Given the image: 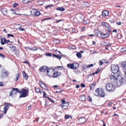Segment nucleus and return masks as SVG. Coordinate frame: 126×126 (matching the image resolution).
<instances>
[{"label": "nucleus", "instance_id": "47", "mask_svg": "<svg viewBox=\"0 0 126 126\" xmlns=\"http://www.w3.org/2000/svg\"><path fill=\"white\" fill-rule=\"evenodd\" d=\"M18 25L19 27V29L20 31H23L24 30V29L23 28H22L21 27H20L21 26V25H20L18 24Z\"/></svg>", "mask_w": 126, "mask_h": 126}, {"label": "nucleus", "instance_id": "10", "mask_svg": "<svg viewBox=\"0 0 126 126\" xmlns=\"http://www.w3.org/2000/svg\"><path fill=\"white\" fill-rule=\"evenodd\" d=\"M13 89L12 91H11L9 93V95L10 96H12L13 94L15 95L16 94L17 92L19 93V90L17 88H12Z\"/></svg>", "mask_w": 126, "mask_h": 126}, {"label": "nucleus", "instance_id": "53", "mask_svg": "<svg viewBox=\"0 0 126 126\" xmlns=\"http://www.w3.org/2000/svg\"><path fill=\"white\" fill-rule=\"evenodd\" d=\"M53 6V5L52 4H50L49 5L46 6H45V7L46 8H47L48 7H52Z\"/></svg>", "mask_w": 126, "mask_h": 126}, {"label": "nucleus", "instance_id": "43", "mask_svg": "<svg viewBox=\"0 0 126 126\" xmlns=\"http://www.w3.org/2000/svg\"><path fill=\"white\" fill-rule=\"evenodd\" d=\"M104 45L106 46H110V44L108 42L105 43H104Z\"/></svg>", "mask_w": 126, "mask_h": 126}, {"label": "nucleus", "instance_id": "58", "mask_svg": "<svg viewBox=\"0 0 126 126\" xmlns=\"http://www.w3.org/2000/svg\"><path fill=\"white\" fill-rule=\"evenodd\" d=\"M33 51H35L37 50V48L35 47H32Z\"/></svg>", "mask_w": 126, "mask_h": 126}, {"label": "nucleus", "instance_id": "2", "mask_svg": "<svg viewBox=\"0 0 126 126\" xmlns=\"http://www.w3.org/2000/svg\"><path fill=\"white\" fill-rule=\"evenodd\" d=\"M115 89L114 85L111 83H108L105 86V89L106 91L112 92Z\"/></svg>", "mask_w": 126, "mask_h": 126}, {"label": "nucleus", "instance_id": "17", "mask_svg": "<svg viewBox=\"0 0 126 126\" xmlns=\"http://www.w3.org/2000/svg\"><path fill=\"white\" fill-rule=\"evenodd\" d=\"M86 120L85 118L84 117H82L79 119V122L81 123H84L86 121Z\"/></svg>", "mask_w": 126, "mask_h": 126}, {"label": "nucleus", "instance_id": "62", "mask_svg": "<svg viewBox=\"0 0 126 126\" xmlns=\"http://www.w3.org/2000/svg\"><path fill=\"white\" fill-rule=\"evenodd\" d=\"M58 52L60 53V54H59V55H60V56H62V53H61L60 51H58Z\"/></svg>", "mask_w": 126, "mask_h": 126}, {"label": "nucleus", "instance_id": "11", "mask_svg": "<svg viewBox=\"0 0 126 126\" xmlns=\"http://www.w3.org/2000/svg\"><path fill=\"white\" fill-rule=\"evenodd\" d=\"M48 69V68L47 66H43L40 67L39 70L41 72H44L45 71H47Z\"/></svg>", "mask_w": 126, "mask_h": 126}, {"label": "nucleus", "instance_id": "61", "mask_svg": "<svg viewBox=\"0 0 126 126\" xmlns=\"http://www.w3.org/2000/svg\"><path fill=\"white\" fill-rule=\"evenodd\" d=\"M87 20H86V21H84L83 22L84 24H87Z\"/></svg>", "mask_w": 126, "mask_h": 126}, {"label": "nucleus", "instance_id": "52", "mask_svg": "<svg viewBox=\"0 0 126 126\" xmlns=\"http://www.w3.org/2000/svg\"><path fill=\"white\" fill-rule=\"evenodd\" d=\"M7 35L8 36V37H9L10 36L12 37H14V35L12 34H7Z\"/></svg>", "mask_w": 126, "mask_h": 126}, {"label": "nucleus", "instance_id": "25", "mask_svg": "<svg viewBox=\"0 0 126 126\" xmlns=\"http://www.w3.org/2000/svg\"><path fill=\"white\" fill-rule=\"evenodd\" d=\"M39 83L40 85L42 88L45 89L47 87L46 85L45 84L41 82H39Z\"/></svg>", "mask_w": 126, "mask_h": 126}, {"label": "nucleus", "instance_id": "18", "mask_svg": "<svg viewBox=\"0 0 126 126\" xmlns=\"http://www.w3.org/2000/svg\"><path fill=\"white\" fill-rule=\"evenodd\" d=\"M122 65L123 67V71H126V62H122Z\"/></svg>", "mask_w": 126, "mask_h": 126}, {"label": "nucleus", "instance_id": "36", "mask_svg": "<svg viewBox=\"0 0 126 126\" xmlns=\"http://www.w3.org/2000/svg\"><path fill=\"white\" fill-rule=\"evenodd\" d=\"M81 100L82 101H85L86 100V97L84 95L82 96L81 97Z\"/></svg>", "mask_w": 126, "mask_h": 126}, {"label": "nucleus", "instance_id": "40", "mask_svg": "<svg viewBox=\"0 0 126 126\" xmlns=\"http://www.w3.org/2000/svg\"><path fill=\"white\" fill-rule=\"evenodd\" d=\"M29 2V0H23L22 1V3H28Z\"/></svg>", "mask_w": 126, "mask_h": 126}, {"label": "nucleus", "instance_id": "57", "mask_svg": "<svg viewBox=\"0 0 126 126\" xmlns=\"http://www.w3.org/2000/svg\"><path fill=\"white\" fill-rule=\"evenodd\" d=\"M0 57L2 58H4L5 56L3 55L0 53Z\"/></svg>", "mask_w": 126, "mask_h": 126}, {"label": "nucleus", "instance_id": "48", "mask_svg": "<svg viewBox=\"0 0 126 126\" xmlns=\"http://www.w3.org/2000/svg\"><path fill=\"white\" fill-rule=\"evenodd\" d=\"M46 98H48V100L50 101V102H53L54 103V101L53 100H52L50 98L48 97H46Z\"/></svg>", "mask_w": 126, "mask_h": 126}, {"label": "nucleus", "instance_id": "35", "mask_svg": "<svg viewBox=\"0 0 126 126\" xmlns=\"http://www.w3.org/2000/svg\"><path fill=\"white\" fill-rule=\"evenodd\" d=\"M100 69L99 68H98L97 70L95 72L93 73L92 74L94 75V74H97L100 71Z\"/></svg>", "mask_w": 126, "mask_h": 126}, {"label": "nucleus", "instance_id": "38", "mask_svg": "<svg viewBox=\"0 0 126 126\" xmlns=\"http://www.w3.org/2000/svg\"><path fill=\"white\" fill-rule=\"evenodd\" d=\"M102 24L103 25H104L107 28H109L110 27V26L109 24H106V23L105 22H103L102 23Z\"/></svg>", "mask_w": 126, "mask_h": 126}, {"label": "nucleus", "instance_id": "4", "mask_svg": "<svg viewBox=\"0 0 126 126\" xmlns=\"http://www.w3.org/2000/svg\"><path fill=\"white\" fill-rule=\"evenodd\" d=\"M28 90L25 89H20L19 90V93H20V98L24 97H26L28 93Z\"/></svg>", "mask_w": 126, "mask_h": 126}, {"label": "nucleus", "instance_id": "13", "mask_svg": "<svg viewBox=\"0 0 126 126\" xmlns=\"http://www.w3.org/2000/svg\"><path fill=\"white\" fill-rule=\"evenodd\" d=\"M54 70L51 69H48L47 71V75L49 76H52Z\"/></svg>", "mask_w": 126, "mask_h": 126}, {"label": "nucleus", "instance_id": "56", "mask_svg": "<svg viewBox=\"0 0 126 126\" xmlns=\"http://www.w3.org/2000/svg\"><path fill=\"white\" fill-rule=\"evenodd\" d=\"M8 46L9 47L11 48L13 45H12V44H8Z\"/></svg>", "mask_w": 126, "mask_h": 126}, {"label": "nucleus", "instance_id": "9", "mask_svg": "<svg viewBox=\"0 0 126 126\" xmlns=\"http://www.w3.org/2000/svg\"><path fill=\"white\" fill-rule=\"evenodd\" d=\"M76 18L79 22H81L83 20L84 18V16L81 14H78L76 16Z\"/></svg>", "mask_w": 126, "mask_h": 126}, {"label": "nucleus", "instance_id": "22", "mask_svg": "<svg viewBox=\"0 0 126 126\" xmlns=\"http://www.w3.org/2000/svg\"><path fill=\"white\" fill-rule=\"evenodd\" d=\"M6 39L4 38H2L1 39L0 43L2 45H3L6 43Z\"/></svg>", "mask_w": 126, "mask_h": 126}, {"label": "nucleus", "instance_id": "14", "mask_svg": "<svg viewBox=\"0 0 126 126\" xmlns=\"http://www.w3.org/2000/svg\"><path fill=\"white\" fill-rule=\"evenodd\" d=\"M69 104L68 102H66V103L60 104V106L64 109H66L69 106Z\"/></svg>", "mask_w": 126, "mask_h": 126}, {"label": "nucleus", "instance_id": "45", "mask_svg": "<svg viewBox=\"0 0 126 126\" xmlns=\"http://www.w3.org/2000/svg\"><path fill=\"white\" fill-rule=\"evenodd\" d=\"M11 49L13 51H14L15 49H16V47H15L14 46H12V47L11 48Z\"/></svg>", "mask_w": 126, "mask_h": 126}, {"label": "nucleus", "instance_id": "44", "mask_svg": "<svg viewBox=\"0 0 126 126\" xmlns=\"http://www.w3.org/2000/svg\"><path fill=\"white\" fill-rule=\"evenodd\" d=\"M94 32L95 33V35L97 36H98L99 34V31L98 30H95Z\"/></svg>", "mask_w": 126, "mask_h": 126}, {"label": "nucleus", "instance_id": "1", "mask_svg": "<svg viewBox=\"0 0 126 126\" xmlns=\"http://www.w3.org/2000/svg\"><path fill=\"white\" fill-rule=\"evenodd\" d=\"M120 77V75L117 73L113 74V75H111L110 76V81L113 83L115 82Z\"/></svg>", "mask_w": 126, "mask_h": 126}, {"label": "nucleus", "instance_id": "12", "mask_svg": "<svg viewBox=\"0 0 126 126\" xmlns=\"http://www.w3.org/2000/svg\"><path fill=\"white\" fill-rule=\"evenodd\" d=\"M61 73L59 72H53L52 75V77L54 78H57L61 75Z\"/></svg>", "mask_w": 126, "mask_h": 126}, {"label": "nucleus", "instance_id": "51", "mask_svg": "<svg viewBox=\"0 0 126 126\" xmlns=\"http://www.w3.org/2000/svg\"><path fill=\"white\" fill-rule=\"evenodd\" d=\"M61 101H62V104H64V103H66V102L64 99L63 100H61Z\"/></svg>", "mask_w": 126, "mask_h": 126}, {"label": "nucleus", "instance_id": "7", "mask_svg": "<svg viewBox=\"0 0 126 126\" xmlns=\"http://www.w3.org/2000/svg\"><path fill=\"white\" fill-rule=\"evenodd\" d=\"M31 13L32 15L36 16H39L40 14L39 11L36 9H33L31 11Z\"/></svg>", "mask_w": 126, "mask_h": 126}, {"label": "nucleus", "instance_id": "6", "mask_svg": "<svg viewBox=\"0 0 126 126\" xmlns=\"http://www.w3.org/2000/svg\"><path fill=\"white\" fill-rule=\"evenodd\" d=\"M1 78H3L4 77H6L9 74V72L5 69H3L1 70Z\"/></svg>", "mask_w": 126, "mask_h": 126}, {"label": "nucleus", "instance_id": "26", "mask_svg": "<svg viewBox=\"0 0 126 126\" xmlns=\"http://www.w3.org/2000/svg\"><path fill=\"white\" fill-rule=\"evenodd\" d=\"M122 84L121 83L120 79L119 81H118L116 83V86L118 87H120L121 85Z\"/></svg>", "mask_w": 126, "mask_h": 126}, {"label": "nucleus", "instance_id": "54", "mask_svg": "<svg viewBox=\"0 0 126 126\" xmlns=\"http://www.w3.org/2000/svg\"><path fill=\"white\" fill-rule=\"evenodd\" d=\"M107 28L108 29V30L107 33L108 34V35L109 34L110 32V28Z\"/></svg>", "mask_w": 126, "mask_h": 126}, {"label": "nucleus", "instance_id": "29", "mask_svg": "<svg viewBox=\"0 0 126 126\" xmlns=\"http://www.w3.org/2000/svg\"><path fill=\"white\" fill-rule=\"evenodd\" d=\"M56 10H57L60 11H64L65 10V9L63 7H58L56 8Z\"/></svg>", "mask_w": 126, "mask_h": 126}, {"label": "nucleus", "instance_id": "46", "mask_svg": "<svg viewBox=\"0 0 126 126\" xmlns=\"http://www.w3.org/2000/svg\"><path fill=\"white\" fill-rule=\"evenodd\" d=\"M94 66V65L93 64H91L89 65H87V68H90L92 67H93Z\"/></svg>", "mask_w": 126, "mask_h": 126}, {"label": "nucleus", "instance_id": "20", "mask_svg": "<svg viewBox=\"0 0 126 126\" xmlns=\"http://www.w3.org/2000/svg\"><path fill=\"white\" fill-rule=\"evenodd\" d=\"M82 6L84 7H88L89 6V4L87 2H83L82 4Z\"/></svg>", "mask_w": 126, "mask_h": 126}, {"label": "nucleus", "instance_id": "24", "mask_svg": "<svg viewBox=\"0 0 126 126\" xmlns=\"http://www.w3.org/2000/svg\"><path fill=\"white\" fill-rule=\"evenodd\" d=\"M67 66L69 68H70L71 69H74V66L73 63L72 64L69 63L67 64Z\"/></svg>", "mask_w": 126, "mask_h": 126}, {"label": "nucleus", "instance_id": "8", "mask_svg": "<svg viewBox=\"0 0 126 126\" xmlns=\"http://www.w3.org/2000/svg\"><path fill=\"white\" fill-rule=\"evenodd\" d=\"M5 105H6V106L4 108V114H6L7 111L8 110L10 106H12L11 104L5 102L4 103Z\"/></svg>", "mask_w": 126, "mask_h": 126}, {"label": "nucleus", "instance_id": "19", "mask_svg": "<svg viewBox=\"0 0 126 126\" xmlns=\"http://www.w3.org/2000/svg\"><path fill=\"white\" fill-rule=\"evenodd\" d=\"M109 12L107 10H104L103 11L102 15L103 16H106L109 15Z\"/></svg>", "mask_w": 126, "mask_h": 126}, {"label": "nucleus", "instance_id": "21", "mask_svg": "<svg viewBox=\"0 0 126 126\" xmlns=\"http://www.w3.org/2000/svg\"><path fill=\"white\" fill-rule=\"evenodd\" d=\"M1 12L4 15H5L8 13V11L6 9L4 8L2 9Z\"/></svg>", "mask_w": 126, "mask_h": 126}, {"label": "nucleus", "instance_id": "32", "mask_svg": "<svg viewBox=\"0 0 126 126\" xmlns=\"http://www.w3.org/2000/svg\"><path fill=\"white\" fill-rule=\"evenodd\" d=\"M121 52H126V47H124L121 48Z\"/></svg>", "mask_w": 126, "mask_h": 126}, {"label": "nucleus", "instance_id": "59", "mask_svg": "<svg viewBox=\"0 0 126 126\" xmlns=\"http://www.w3.org/2000/svg\"><path fill=\"white\" fill-rule=\"evenodd\" d=\"M43 93H44L43 96L46 98V97H47L46 96V95H47L46 94V93L45 92H43Z\"/></svg>", "mask_w": 126, "mask_h": 126}, {"label": "nucleus", "instance_id": "55", "mask_svg": "<svg viewBox=\"0 0 126 126\" xmlns=\"http://www.w3.org/2000/svg\"><path fill=\"white\" fill-rule=\"evenodd\" d=\"M81 87L83 88L85 87V85L84 84L82 83L81 84Z\"/></svg>", "mask_w": 126, "mask_h": 126}, {"label": "nucleus", "instance_id": "49", "mask_svg": "<svg viewBox=\"0 0 126 126\" xmlns=\"http://www.w3.org/2000/svg\"><path fill=\"white\" fill-rule=\"evenodd\" d=\"M87 68V65H85L84 66H83L82 67V69L84 70H85Z\"/></svg>", "mask_w": 126, "mask_h": 126}, {"label": "nucleus", "instance_id": "60", "mask_svg": "<svg viewBox=\"0 0 126 126\" xmlns=\"http://www.w3.org/2000/svg\"><path fill=\"white\" fill-rule=\"evenodd\" d=\"M62 21V19H61V20H57V21H56V23H58Z\"/></svg>", "mask_w": 126, "mask_h": 126}, {"label": "nucleus", "instance_id": "5", "mask_svg": "<svg viewBox=\"0 0 126 126\" xmlns=\"http://www.w3.org/2000/svg\"><path fill=\"white\" fill-rule=\"evenodd\" d=\"M111 69L113 74L117 73L119 74V67L117 65L113 64L111 66Z\"/></svg>", "mask_w": 126, "mask_h": 126}, {"label": "nucleus", "instance_id": "34", "mask_svg": "<svg viewBox=\"0 0 126 126\" xmlns=\"http://www.w3.org/2000/svg\"><path fill=\"white\" fill-rule=\"evenodd\" d=\"M20 76V74L19 73H18L16 74V79H15V81H16L18 80V78Z\"/></svg>", "mask_w": 126, "mask_h": 126}, {"label": "nucleus", "instance_id": "15", "mask_svg": "<svg viewBox=\"0 0 126 126\" xmlns=\"http://www.w3.org/2000/svg\"><path fill=\"white\" fill-rule=\"evenodd\" d=\"M120 81L122 84H126V77H124V78L121 77L120 78Z\"/></svg>", "mask_w": 126, "mask_h": 126}, {"label": "nucleus", "instance_id": "37", "mask_svg": "<svg viewBox=\"0 0 126 126\" xmlns=\"http://www.w3.org/2000/svg\"><path fill=\"white\" fill-rule=\"evenodd\" d=\"M36 92L37 93H39V92L41 93V91L40 89L39 88H36L35 89Z\"/></svg>", "mask_w": 126, "mask_h": 126}, {"label": "nucleus", "instance_id": "41", "mask_svg": "<svg viewBox=\"0 0 126 126\" xmlns=\"http://www.w3.org/2000/svg\"><path fill=\"white\" fill-rule=\"evenodd\" d=\"M39 5H42L44 4V2L43 0H40L38 1Z\"/></svg>", "mask_w": 126, "mask_h": 126}, {"label": "nucleus", "instance_id": "33", "mask_svg": "<svg viewBox=\"0 0 126 126\" xmlns=\"http://www.w3.org/2000/svg\"><path fill=\"white\" fill-rule=\"evenodd\" d=\"M76 55L79 58H80L81 57V54L80 53L78 52L76 54Z\"/></svg>", "mask_w": 126, "mask_h": 126}, {"label": "nucleus", "instance_id": "30", "mask_svg": "<svg viewBox=\"0 0 126 126\" xmlns=\"http://www.w3.org/2000/svg\"><path fill=\"white\" fill-rule=\"evenodd\" d=\"M73 65H74V69H76L79 66V65L78 63H73Z\"/></svg>", "mask_w": 126, "mask_h": 126}, {"label": "nucleus", "instance_id": "23", "mask_svg": "<svg viewBox=\"0 0 126 126\" xmlns=\"http://www.w3.org/2000/svg\"><path fill=\"white\" fill-rule=\"evenodd\" d=\"M22 74L24 78L26 80L28 78V76H27V74L24 71H23V72H22Z\"/></svg>", "mask_w": 126, "mask_h": 126}, {"label": "nucleus", "instance_id": "63", "mask_svg": "<svg viewBox=\"0 0 126 126\" xmlns=\"http://www.w3.org/2000/svg\"><path fill=\"white\" fill-rule=\"evenodd\" d=\"M25 48L26 49H29V50H30V48L29 47H25Z\"/></svg>", "mask_w": 126, "mask_h": 126}, {"label": "nucleus", "instance_id": "28", "mask_svg": "<svg viewBox=\"0 0 126 126\" xmlns=\"http://www.w3.org/2000/svg\"><path fill=\"white\" fill-rule=\"evenodd\" d=\"M105 61L104 59H103L101 60H100L99 62V64L100 65H101L103 63L105 62Z\"/></svg>", "mask_w": 126, "mask_h": 126}, {"label": "nucleus", "instance_id": "39", "mask_svg": "<svg viewBox=\"0 0 126 126\" xmlns=\"http://www.w3.org/2000/svg\"><path fill=\"white\" fill-rule=\"evenodd\" d=\"M95 83H93L92 84L90 87V89L92 90H93L94 89V87L95 86Z\"/></svg>", "mask_w": 126, "mask_h": 126}, {"label": "nucleus", "instance_id": "3", "mask_svg": "<svg viewBox=\"0 0 126 126\" xmlns=\"http://www.w3.org/2000/svg\"><path fill=\"white\" fill-rule=\"evenodd\" d=\"M94 94L96 96L101 97H103L104 96L103 91L101 88H97L96 89Z\"/></svg>", "mask_w": 126, "mask_h": 126}, {"label": "nucleus", "instance_id": "27", "mask_svg": "<svg viewBox=\"0 0 126 126\" xmlns=\"http://www.w3.org/2000/svg\"><path fill=\"white\" fill-rule=\"evenodd\" d=\"M53 57L54 58H56L57 59H61L62 58V57L59 56V55H57L56 54H52Z\"/></svg>", "mask_w": 126, "mask_h": 126}, {"label": "nucleus", "instance_id": "31", "mask_svg": "<svg viewBox=\"0 0 126 126\" xmlns=\"http://www.w3.org/2000/svg\"><path fill=\"white\" fill-rule=\"evenodd\" d=\"M72 118V116L69 115H66V114L65 116V118L66 119H67L69 118Z\"/></svg>", "mask_w": 126, "mask_h": 126}, {"label": "nucleus", "instance_id": "42", "mask_svg": "<svg viewBox=\"0 0 126 126\" xmlns=\"http://www.w3.org/2000/svg\"><path fill=\"white\" fill-rule=\"evenodd\" d=\"M52 55V54L50 53H47L46 54V56H47L51 57Z\"/></svg>", "mask_w": 126, "mask_h": 126}, {"label": "nucleus", "instance_id": "50", "mask_svg": "<svg viewBox=\"0 0 126 126\" xmlns=\"http://www.w3.org/2000/svg\"><path fill=\"white\" fill-rule=\"evenodd\" d=\"M18 5V4L17 3H15L13 4V6L14 7H15L17 6Z\"/></svg>", "mask_w": 126, "mask_h": 126}, {"label": "nucleus", "instance_id": "16", "mask_svg": "<svg viewBox=\"0 0 126 126\" xmlns=\"http://www.w3.org/2000/svg\"><path fill=\"white\" fill-rule=\"evenodd\" d=\"M100 33L101 36V37L103 39L106 38L108 36V34L106 33V34H105L101 32H100Z\"/></svg>", "mask_w": 126, "mask_h": 126}, {"label": "nucleus", "instance_id": "64", "mask_svg": "<svg viewBox=\"0 0 126 126\" xmlns=\"http://www.w3.org/2000/svg\"><path fill=\"white\" fill-rule=\"evenodd\" d=\"M85 27H83L81 29V30L82 31H83L85 30Z\"/></svg>", "mask_w": 126, "mask_h": 126}]
</instances>
